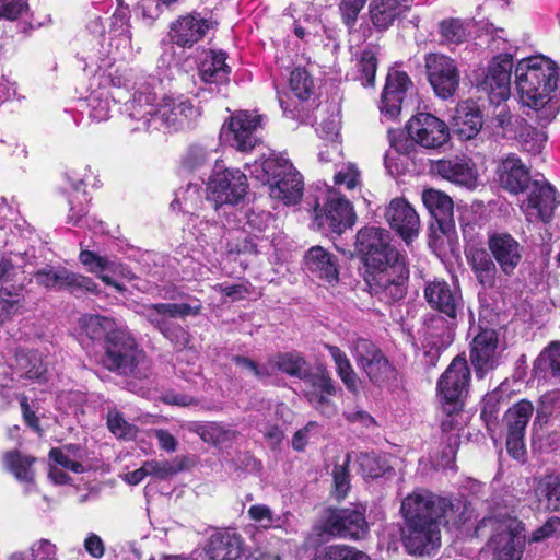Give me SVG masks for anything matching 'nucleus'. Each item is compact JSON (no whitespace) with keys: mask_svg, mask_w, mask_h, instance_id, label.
Here are the masks:
<instances>
[{"mask_svg":"<svg viewBox=\"0 0 560 560\" xmlns=\"http://www.w3.org/2000/svg\"><path fill=\"white\" fill-rule=\"evenodd\" d=\"M498 335L493 329H482L470 345V362L478 378L493 370L498 364Z\"/></svg>","mask_w":560,"mask_h":560,"instance_id":"23","label":"nucleus"},{"mask_svg":"<svg viewBox=\"0 0 560 560\" xmlns=\"http://www.w3.org/2000/svg\"><path fill=\"white\" fill-rule=\"evenodd\" d=\"M467 260L482 288L492 289L495 287L499 267L490 252L483 248L471 249L467 254Z\"/></svg>","mask_w":560,"mask_h":560,"instance_id":"34","label":"nucleus"},{"mask_svg":"<svg viewBox=\"0 0 560 560\" xmlns=\"http://www.w3.org/2000/svg\"><path fill=\"white\" fill-rule=\"evenodd\" d=\"M482 124L480 110L474 102L464 101L456 106L453 116V129L462 140L475 138L480 131Z\"/></svg>","mask_w":560,"mask_h":560,"instance_id":"32","label":"nucleus"},{"mask_svg":"<svg viewBox=\"0 0 560 560\" xmlns=\"http://www.w3.org/2000/svg\"><path fill=\"white\" fill-rule=\"evenodd\" d=\"M534 412V406L530 401L523 399L513 405L504 415L508 433L525 434L528 421Z\"/></svg>","mask_w":560,"mask_h":560,"instance_id":"45","label":"nucleus"},{"mask_svg":"<svg viewBox=\"0 0 560 560\" xmlns=\"http://www.w3.org/2000/svg\"><path fill=\"white\" fill-rule=\"evenodd\" d=\"M315 223L318 229L341 234L354 223V212L350 202L338 192L329 190L323 207L317 203L314 208Z\"/></svg>","mask_w":560,"mask_h":560,"instance_id":"11","label":"nucleus"},{"mask_svg":"<svg viewBox=\"0 0 560 560\" xmlns=\"http://www.w3.org/2000/svg\"><path fill=\"white\" fill-rule=\"evenodd\" d=\"M535 368L560 384V341H552L545 348L535 362Z\"/></svg>","mask_w":560,"mask_h":560,"instance_id":"47","label":"nucleus"},{"mask_svg":"<svg viewBox=\"0 0 560 560\" xmlns=\"http://www.w3.org/2000/svg\"><path fill=\"white\" fill-rule=\"evenodd\" d=\"M350 350L360 368L382 353L371 340L362 337H358L352 341Z\"/></svg>","mask_w":560,"mask_h":560,"instance_id":"55","label":"nucleus"},{"mask_svg":"<svg viewBox=\"0 0 560 560\" xmlns=\"http://www.w3.org/2000/svg\"><path fill=\"white\" fill-rule=\"evenodd\" d=\"M132 310L171 341L174 340L177 331L180 330L179 325L171 322L173 317L168 303H136Z\"/></svg>","mask_w":560,"mask_h":560,"instance_id":"30","label":"nucleus"},{"mask_svg":"<svg viewBox=\"0 0 560 560\" xmlns=\"http://www.w3.org/2000/svg\"><path fill=\"white\" fill-rule=\"evenodd\" d=\"M440 34L446 43L459 44L467 36L465 23L459 19H448L440 23Z\"/></svg>","mask_w":560,"mask_h":560,"instance_id":"56","label":"nucleus"},{"mask_svg":"<svg viewBox=\"0 0 560 560\" xmlns=\"http://www.w3.org/2000/svg\"><path fill=\"white\" fill-rule=\"evenodd\" d=\"M497 174L500 185L514 195L525 191L532 182L528 168L515 154H510L501 161Z\"/></svg>","mask_w":560,"mask_h":560,"instance_id":"29","label":"nucleus"},{"mask_svg":"<svg viewBox=\"0 0 560 560\" xmlns=\"http://www.w3.org/2000/svg\"><path fill=\"white\" fill-rule=\"evenodd\" d=\"M324 529L326 533L343 539L364 538L369 533L365 508L355 505L331 511L324 523Z\"/></svg>","mask_w":560,"mask_h":560,"instance_id":"15","label":"nucleus"},{"mask_svg":"<svg viewBox=\"0 0 560 560\" xmlns=\"http://www.w3.org/2000/svg\"><path fill=\"white\" fill-rule=\"evenodd\" d=\"M357 67L361 74L359 79L361 80L362 85L373 86L377 68L375 52L372 49L363 50L358 60Z\"/></svg>","mask_w":560,"mask_h":560,"instance_id":"54","label":"nucleus"},{"mask_svg":"<svg viewBox=\"0 0 560 560\" xmlns=\"http://www.w3.org/2000/svg\"><path fill=\"white\" fill-rule=\"evenodd\" d=\"M148 476L164 480L187 469L186 457H175L172 460H145Z\"/></svg>","mask_w":560,"mask_h":560,"instance_id":"49","label":"nucleus"},{"mask_svg":"<svg viewBox=\"0 0 560 560\" xmlns=\"http://www.w3.org/2000/svg\"><path fill=\"white\" fill-rule=\"evenodd\" d=\"M325 349L330 354L336 365V372L346 387L351 390H357V374L352 369V365L347 354L337 346L324 345Z\"/></svg>","mask_w":560,"mask_h":560,"instance_id":"48","label":"nucleus"},{"mask_svg":"<svg viewBox=\"0 0 560 560\" xmlns=\"http://www.w3.org/2000/svg\"><path fill=\"white\" fill-rule=\"evenodd\" d=\"M15 368L30 380H39L46 372L40 354L35 350H18L15 352Z\"/></svg>","mask_w":560,"mask_h":560,"instance_id":"46","label":"nucleus"},{"mask_svg":"<svg viewBox=\"0 0 560 560\" xmlns=\"http://www.w3.org/2000/svg\"><path fill=\"white\" fill-rule=\"evenodd\" d=\"M271 215L268 212L247 213V222L244 225L243 237L238 238L232 250L238 254H259L270 247V237L266 234Z\"/></svg>","mask_w":560,"mask_h":560,"instance_id":"18","label":"nucleus"},{"mask_svg":"<svg viewBox=\"0 0 560 560\" xmlns=\"http://www.w3.org/2000/svg\"><path fill=\"white\" fill-rule=\"evenodd\" d=\"M470 370L465 358L456 357L438 382V392L448 415L460 409L468 393Z\"/></svg>","mask_w":560,"mask_h":560,"instance_id":"9","label":"nucleus"},{"mask_svg":"<svg viewBox=\"0 0 560 560\" xmlns=\"http://www.w3.org/2000/svg\"><path fill=\"white\" fill-rule=\"evenodd\" d=\"M339 118L331 116L327 119H323L316 128L317 133L320 138L331 142V148L335 152L339 150L337 138L339 136Z\"/></svg>","mask_w":560,"mask_h":560,"instance_id":"61","label":"nucleus"},{"mask_svg":"<svg viewBox=\"0 0 560 560\" xmlns=\"http://www.w3.org/2000/svg\"><path fill=\"white\" fill-rule=\"evenodd\" d=\"M260 117L246 112L231 116L228 124L221 129V138L238 151H249L257 143L255 131Z\"/></svg>","mask_w":560,"mask_h":560,"instance_id":"20","label":"nucleus"},{"mask_svg":"<svg viewBox=\"0 0 560 560\" xmlns=\"http://www.w3.org/2000/svg\"><path fill=\"white\" fill-rule=\"evenodd\" d=\"M304 265L311 273L328 283L338 280L337 259L322 246H313L306 252Z\"/></svg>","mask_w":560,"mask_h":560,"instance_id":"33","label":"nucleus"},{"mask_svg":"<svg viewBox=\"0 0 560 560\" xmlns=\"http://www.w3.org/2000/svg\"><path fill=\"white\" fill-rule=\"evenodd\" d=\"M424 299L429 306L455 320L463 308V298L459 288L451 285L443 279L428 281L424 290Z\"/></svg>","mask_w":560,"mask_h":560,"instance_id":"19","label":"nucleus"},{"mask_svg":"<svg viewBox=\"0 0 560 560\" xmlns=\"http://www.w3.org/2000/svg\"><path fill=\"white\" fill-rule=\"evenodd\" d=\"M149 88L138 89L131 101L125 104L128 117L136 122L133 130L158 129L156 117L160 115V103Z\"/></svg>","mask_w":560,"mask_h":560,"instance_id":"21","label":"nucleus"},{"mask_svg":"<svg viewBox=\"0 0 560 560\" xmlns=\"http://www.w3.org/2000/svg\"><path fill=\"white\" fill-rule=\"evenodd\" d=\"M512 68L511 55H499L492 60L481 83V89L490 94L491 101L506 100L510 96Z\"/></svg>","mask_w":560,"mask_h":560,"instance_id":"25","label":"nucleus"},{"mask_svg":"<svg viewBox=\"0 0 560 560\" xmlns=\"http://www.w3.org/2000/svg\"><path fill=\"white\" fill-rule=\"evenodd\" d=\"M385 217L390 228L395 230L406 243L418 234L420 226L419 215L406 199H393L386 209Z\"/></svg>","mask_w":560,"mask_h":560,"instance_id":"27","label":"nucleus"},{"mask_svg":"<svg viewBox=\"0 0 560 560\" xmlns=\"http://www.w3.org/2000/svg\"><path fill=\"white\" fill-rule=\"evenodd\" d=\"M34 277L39 285L46 289L60 290L69 287L71 271L65 268L54 269L47 267L36 271Z\"/></svg>","mask_w":560,"mask_h":560,"instance_id":"50","label":"nucleus"},{"mask_svg":"<svg viewBox=\"0 0 560 560\" xmlns=\"http://www.w3.org/2000/svg\"><path fill=\"white\" fill-rule=\"evenodd\" d=\"M459 506V501L455 505L428 490L417 489L402 500L400 512L406 522H440L442 517L450 522L455 508L458 510Z\"/></svg>","mask_w":560,"mask_h":560,"instance_id":"6","label":"nucleus"},{"mask_svg":"<svg viewBox=\"0 0 560 560\" xmlns=\"http://www.w3.org/2000/svg\"><path fill=\"white\" fill-rule=\"evenodd\" d=\"M405 9L398 0H372L369 5L370 20L377 30L384 31L394 24Z\"/></svg>","mask_w":560,"mask_h":560,"instance_id":"40","label":"nucleus"},{"mask_svg":"<svg viewBox=\"0 0 560 560\" xmlns=\"http://www.w3.org/2000/svg\"><path fill=\"white\" fill-rule=\"evenodd\" d=\"M487 245L499 270L504 276L512 277L522 264L525 247L508 232L489 234Z\"/></svg>","mask_w":560,"mask_h":560,"instance_id":"17","label":"nucleus"},{"mask_svg":"<svg viewBox=\"0 0 560 560\" xmlns=\"http://www.w3.org/2000/svg\"><path fill=\"white\" fill-rule=\"evenodd\" d=\"M526 198L521 203V210L528 222H549L558 206L555 188L545 179H534L527 186Z\"/></svg>","mask_w":560,"mask_h":560,"instance_id":"13","label":"nucleus"},{"mask_svg":"<svg viewBox=\"0 0 560 560\" xmlns=\"http://www.w3.org/2000/svg\"><path fill=\"white\" fill-rule=\"evenodd\" d=\"M242 537L235 532H215L209 537L205 552L209 560H236L242 553Z\"/></svg>","mask_w":560,"mask_h":560,"instance_id":"31","label":"nucleus"},{"mask_svg":"<svg viewBox=\"0 0 560 560\" xmlns=\"http://www.w3.org/2000/svg\"><path fill=\"white\" fill-rule=\"evenodd\" d=\"M427 332L431 337L441 338L440 346L448 345L453 339V331L450 326H445V320L440 316H433L427 323Z\"/></svg>","mask_w":560,"mask_h":560,"instance_id":"62","label":"nucleus"},{"mask_svg":"<svg viewBox=\"0 0 560 560\" xmlns=\"http://www.w3.org/2000/svg\"><path fill=\"white\" fill-rule=\"evenodd\" d=\"M425 72L435 94L441 98L453 96L459 85V71L455 60L443 54L425 56Z\"/></svg>","mask_w":560,"mask_h":560,"instance_id":"14","label":"nucleus"},{"mask_svg":"<svg viewBox=\"0 0 560 560\" xmlns=\"http://www.w3.org/2000/svg\"><path fill=\"white\" fill-rule=\"evenodd\" d=\"M422 201L440 224L446 223L453 217V200L446 194L435 189H425L422 194Z\"/></svg>","mask_w":560,"mask_h":560,"instance_id":"43","label":"nucleus"},{"mask_svg":"<svg viewBox=\"0 0 560 560\" xmlns=\"http://www.w3.org/2000/svg\"><path fill=\"white\" fill-rule=\"evenodd\" d=\"M404 544L410 553H430L441 545L440 522H406Z\"/></svg>","mask_w":560,"mask_h":560,"instance_id":"22","label":"nucleus"},{"mask_svg":"<svg viewBox=\"0 0 560 560\" xmlns=\"http://www.w3.org/2000/svg\"><path fill=\"white\" fill-rule=\"evenodd\" d=\"M212 27V22L200 13L192 12L179 16L170 26V37L180 47H191L201 40Z\"/></svg>","mask_w":560,"mask_h":560,"instance_id":"24","label":"nucleus"},{"mask_svg":"<svg viewBox=\"0 0 560 560\" xmlns=\"http://www.w3.org/2000/svg\"><path fill=\"white\" fill-rule=\"evenodd\" d=\"M348 464L349 456L342 465H336L332 470L335 491L339 499H343L350 488Z\"/></svg>","mask_w":560,"mask_h":560,"instance_id":"63","label":"nucleus"},{"mask_svg":"<svg viewBox=\"0 0 560 560\" xmlns=\"http://www.w3.org/2000/svg\"><path fill=\"white\" fill-rule=\"evenodd\" d=\"M36 462L35 457L23 455L16 450L7 452L3 455V464L8 471L21 482L32 483L34 481L33 464Z\"/></svg>","mask_w":560,"mask_h":560,"instance_id":"44","label":"nucleus"},{"mask_svg":"<svg viewBox=\"0 0 560 560\" xmlns=\"http://www.w3.org/2000/svg\"><path fill=\"white\" fill-rule=\"evenodd\" d=\"M188 431L196 433L203 442L212 445H225L232 443L237 432L220 422L191 421L186 424Z\"/></svg>","mask_w":560,"mask_h":560,"instance_id":"37","label":"nucleus"},{"mask_svg":"<svg viewBox=\"0 0 560 560\" xmlns=\"http://www.w3.org/2000/svg\"><path fill=\"white\" fill-rule=\"evenodd\" d=\"M431 171L451 183L467 188L475 187L478 177L475 164L467 156L438 160L432 163Z\"/></svg>","mask_w":560,"mask_h":560,"instance_id":"26","label":"nucleus"},{"mask_svg":"<svg viewBox=\"0 0 560 560\" xmlns=\"http://www.w3.org/2000/svg\"><path fill=\"white\" fill-rule=\"evenodd\" d=\"M411 84L405 72L397 70L389 72L381 100L382 114L395 118L401 110L402 101Z\"/></svg>","mask_w":560,"mask_h":560,"instance_id":"28","label":"nucleus"},{"mask_svg":"<svg viewBox=\"0 0 560 560\" xmlns=\"http://www.w3.org/2000/svg\"><path fill=\"white\" fill-rule=\"evenodd\" d=\"M31 560H59L57 546L49 539L40 538L30 547Z\"/></svg>","mask_w":560,"mask_h":560,"instance_id":"60","label":"nucleus"},{"mask_svg":"<svg viewBox=\"0 0 560 560\" xmlns=\"http://www.w3.org/2000/svg\"><path fill=\"white\" fill-rule=\"evenodd\" d=\"M270 376L280 371L292 377L303 380L312 366L296 351L277 353L269 359Z\"/></svg>","mask_w":560,"mask_h":560,"instance_id":"39","label":"nucleus"},{"mask_svg":"<svg viewBox=\"0 0 560 560\" xmlns=\"http://www.w3.org/2000/svg\"><path fill=\"white\" fill-rule=\"evenodd\" d=\"M226 54L208 50L199 63V77L206 84H224L229 82L230 67L226 65Z\"/></svg>","mask_w":560,"mask_h":560,"instance_id":"35","label":"nucleus"},{"mask_svg":"<svg viewBox=\"0 0 560 560\" xmlns=\"http://www.w3.org/2000/svg\"><path fill=\"white\" fill-rule=\"evenodd\" d=\"M24 284L0 287V325L10 322L24 308Z\"/></svg>","mask_w":560,"mask_h":560,"instance_id":"41","label":"nucleus"},{"mask_svg":"<svg viewBox=\"0 0 560 560\" xmlns=\"http://www.w3.org/2000/svg\"><path fill=\"white\" fill-rule=\"evenodd\" d=\"M210 159V152L203 147L194 144L189 147L183 159V165L187 170L194 171L206 164Z\"/></svg>","mask_w":560,"mask_h":560,"instance_id":"64","label":"nucleus"},{"mask_svg":"<svg viewBox=\"0 0 560 560\" xmlns=\"http://www.w3.org/2000/svg\"><path fill=\"white\" fill-rule=\"evenodd\" d=\"M261 168V176L257 178L265 182L269 187V195L272 199L282 201L284 205H295L303 196L302 175L293 164L282 155H272L264 160L257 168Z\"/></svg>","mask_w":560,"mask_h":560,"instance_id":"3","label":"nucleus"},{"mask_svg":"<svg viewBox=\"0 0 560 560\" xmlns=\"http://www.w3.org/2000/svg\"><path fill=\"white\" fill-rule=\"evenodd\" d=\"M360 470L365 478H378L384 475L387 465L375 454H361L358 457Z\"/></svg>","mask_w":560,"mask_h":560,"instance_id":"58","label":"nucleus"},{"mask_svg":"<svg viewBox=\"0 0 560 560\" xmlns=\"http://www.w3.org/2000/svg\"><path fill=\"white\" fill-rule=\"evenodd\" d=\"M534 497L546 510L560 511V475L546 472L534 478Z\"/></svg>","mask_w":560,"mask_h":560,"instance_id":"36","label":"nucleus"},{"mask_svg":"<svg viewBox=\"0 0 560 560\" xmlns=\"http://www.w3.org/2000/svg\"><path fill=\"white\" fill-rule=\"evenodd\" d=\"M515 84L523 105L537 112L542 125L555 119L559 110L560 68L545 56L522 59L515 67Z\"/></svg>","mask_w":560,"mask_h":560,"instance_id":"1","label":"nucleus"},{"mask_svg":"<svg viewBox=\"0 0 560 560\" xmlns=\"http://www.w3.org/2000/svg\"><path fill=\"white\" fill-rule=\"evenodd\" d=\"M411 140L428 150H440L451 139L446 122L429 113H419L408 122Z\"/></svg>","mask_w":560,"mask_h":560,"instance_id":"12","label":"nucleus"},{"mask_svg":"<svg viewBox=\"0 0 560 560\" xmlns=\"http://www.w3.org/2000/svg\"><path fill=\"white\" fill-rule=\"evenodd\" d=\"M490 527L492 535L488 541L495 560H521L526 547L525 525L508 512L494 511L483 517L478 528Z\"/></svg>","mask_w":560,"mask_h":560,"instance_id":"2","label":"nucleus"},{"mask_svg":"<svg viewBox=\"0 0 560 560\" xmlns=\"http://www.w3.org/2000/svg\"><path fill=\"white\" fill-rule=\"evenodd\" d=\"M90 117L95 121H104L109 118L110 101L103 94H92L89 96Z\"/></svg>","mask_w":560,"mask_h":560,"instance_id":"59","label":"nucleus"},{"mask_svg":"<svg viewBox=\"0 0 560 560\" xmlns=\"http://www.w3.org/2000/svg\"><path fill=\"white\" fill-rule=\"evenodd\" d=\"M302 381L307 402L327 418L335 416L337 408L331 398L337 393V386L328 370L322 364L311 368Z\"/></svg>","mask_w":560,"mask_h":560,"instance_id":"8","label":"nucleus"},{"mask_svg":"<svg viewBox=\"0 0 560 560\" xmlns=\"http://www.w3.org/2000/svg\"><path fill=\"white\" fill-rule=\"evenodd\" d=\"M200 115V108L190 100L183 96L164 97L160 103V115L156 120L159 128L178 131L191 128Z\"/></svg>","mask_w":560,"mask_h":560,"instance_id":"16","label":"nucleus"},{"mask_svg":"<svg viewBox=\"0 0 560 560\" xmlns=\"http://www.w3.org/2000/svg\"><path fill=\"white\" fill-rule=\"evenodd\" d=\"M317 560H372L371 557L358 548L345 544L331 545L320 552Z\"/></svg>","mask_w":560,"mask_h":560,"instance_id":"52","label":"nucleus"},{"mask_svg":"<svg viewBox=\"0 0 560 560\" xmlns=\"http://www.w3.org/2000/svg\"><path fill=\"white\" fill-rule=\"evenodd\" d=\"M409 269L405 258L369 268L366 283L371 292L388 303L400 301L407 292Z\"/></svg>","mask_w":560,"mask_h":560,"instance_id":"5","label":"nucleus"},{"mask_svg":"<svg viewBox=\"0 0 560 560\" xmlns=\"http://www.w3.org/2000/svg\"><path fill=\"white\" fill-rule=\"evenodd\" d=\"M289 84L293 94L301 101L308 100L313 93V79L304 68H296L291 72Z\"/></svg>","mask_w":560,"mask_h":560,"instance_id":"53","label":"nucleus"},{"mask_svg":"<svg viewBox=\"0 0 560 560\" xmlns=\"http://www.w3.org/2000/svg\"><path fill=\"white\" fill-rule=\"evenodd\" d=\"M104 364L110 371L137 377L147 376L150 368L144 351L138 347L131 336L124 331L109 335Z\"/></svg>","mask_w":560,"mask_h":560,"instance_id":"4","label":"nucleus"},{"mask_svg":"<svg viewBox=\"0 0 560 560\" xmlns=\"http://www.w3.org/2000/svg\"><path fill=\"white\" fill-rule=\"evenodd\" d=\"M79 259L89 272L96 273L98 277L106 276L104 272L108 271L124 278H133L132 272L124 264L107 256H100L92 250H82Z\"/></svg>","mask_w":560,"mask_h":560,"instance_id":"38","label":"nucleus"},{"mask_svg":"<svg viewBox=\"0 0 560 560\" xmlns=\"http://www.w3.org/2000/svg\"><path fill=\"white\" fill-rule=\"evenodd\" d=\"M107 427L118 439L131 440L137 434V428L127 422L118 411L108 412Z\"/></svg>","mask_w":560,"mask_h":560,"instance_id":"57","label":"nucleus"},{"mask_svg":"<svg viewBox=\"0 0 560 560\" xmlns=\"http://www.w3.org/2000/svg\"><path fill=\"white\" fill-rule=\"evenodd\" d=\"M361 369L366 373L371 382L378 385L395 377V370L383 353L366 362Z\"/></svg>","mask_w":560,"mask_h":560,"instance_id":"51","label":"nucleus"},{"mask_svg":"<svg viewBox=\"0 0 560 560\" xmlns=\"http://www.w3.org/2000/svg\"><path fill=\"white\" fill-rule=\"evenodd\" d=\"M248 185L246 175L237 168H225L218 161L207 187L208 199L214 207L236 205L246 195Z\"/></svg>","mask_w":560,"mask_h":560,"instance_id":"7","label":"nucleus"},{"mask_svg":"<svg viewBox=\"0 0 560 560\" xmlns=\"http://www.w3.org/2000/svg\"><path fill=\"white\" fill-rule=\"evenodd\" d=\"M79 325L81 330L92 340L106 339V346L109 343V335L119 334L120 330H115V323L112 318L85 314L80 317Z\"/></svg>","mask_w":560,"mask_h":560,"instance_id":"42","label":"nucleus"},{"mask_svg":"<svg viewBox=\"0 0 560 560\" xmlns=\"http://www.w3.org/2000/svg\"><path fill=\"white\" fill-rule=\"evenodd\" d=\"M389 241V232L382 228L366 226L358 232L355 246L368 268L402 258Z\"/></svg>","mask_w":560,"mask_h":560,"instance_id":"10","label":"nucleus"}]
</instances>
